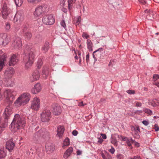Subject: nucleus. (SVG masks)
<instances>
[{
    "label": "nucleus",
    "instance_id": "obj_2",
    "mask_svg": "<svg viewBox=\"0 0 159 159\" xmlns=\"http://www.w3.org/2000/svg\"><path fill=\"white\" fill-rule=\"evenodd\" d=\"M8 104V105L5 109L2 118L0 120V134L7 126L8 120L12 113V107L11 104Z\"/></svg>",
    "mask_w": 159,
    "mask_h": 159
},
{
    "label": "nucleus",
    "instance_id": "obj_14",
    "mask_svg": "<svg viewBox=\"0 0 159 159\" xmlns=\"http://www.w3.org/2000/svg\"><path fill=\"white\" fill-rule=\"evenodd\" d=\"M51 110L54 115H59L61 111V107L57 103H54L52 105Z\"/></svg>",
    "mask_w": 159,
    "mask_h": 159
},
{
    "label": "nucleus",
    "instance_id": "obj_48",
    "mask_svg": "<svg viewBox=\"0 0 159 159\" xmlns=\"http://www.w3.org/2000/svg\"><path fill=\"white\" fill-rule=\"evenodd\" d=\"M89 53H87V55L86 56V61L87 63H89Z\"/></svg>",
    "mask_w": 159,
    "mask_h": 159
},
{
    "label": "nucleus",
    "instance_id": "obj_44",
    "mask_svg": "<svg viewBox=\"0 0 159 159\" xmlns=\"http://www.w3.org/2000/svg\"><path fill=\"white\" fill-rule=\"evenodd\" d=\"M127 93L129 94H134L135 93V91L134 90H129L126 91Z\"/></svg>",
    "mask_w": 159,
    "mask_h": 159
},
{
    "label": "nucleus",
    "instance_id": "obj_53",
    "mask_svg": "<svg viewBox=\"0 0 159 159\" xmlns=\"http://www.w3.org/2000/svg\"><path fill=\"white\" fill-rule=\"evenodd\" d=\"M130 159H142L140 156H134L133 157H130Z\"/></svg>",
    "mask_w": 159,
    "mask_h": 159
},
{
    "label": "nucleus",
    "instance_id": "obj_60",
    "mask_svg": "<svg viewBox=\"0 0 159 159\" xmlns=\"http://www.w3.org/2000/svg\"><path fill=\"white\" fill-rule=\"evenodd\" d=\"M82 151L79 150H78L76 152L77 154L78 155H81L82 154Z\"/></svg>",
    "mask_w": 159,
    "mask_h": 159
},
{
    "label": "nucleus",
    "instance_id": "obj_49",
    "mask_svg": "<svg viewBox=\"0 0 159 159\" xmlns=\"http://www.w3.org/2000/svg\"><path fill=\"white\" fill-rule=\"evenodd\" d=\"M153 128L156 132L158 131L159 130V127L158 125L155 124Z\"/></svg>",
    "mask_w": 159,
    "mask_h": 159
},
{
    "label": "nucleus",
    "instance_id": "obj_21",
    "mask_svg": "<svg viewBox=\"0 0 159 159\" xmlns=\"http://www.w3.org/2000/svg\"><path fill=\"white\" fill-rule=\"evenodd\" d=\"M64 128L63 126H59L57 129V136L60 138L62 137L64 131Z\"/></svg>",
    "mask_w": 159,
    "mask_h": 159
},
{
    "label": "nucleus",
    "instance_id": "obj_18",
    "mask_svg": "<svg viewBox=\"0 0 159 159\" xmlns=\"http://www.w3.org/2000/svg\"><path fill=\"white\" fill-rule=\"evenodd\" d=\"M46 149L47 153L50 154L53 152L54 149V146L53 144L51 143H47L46 145Z\"/></svg>",
    "mask_w": 159,
    "mask_h": 159
},
{
    "label": "nucleus",
    "instance_id": "obj_64",
    "mask_svg": "<svg viewBox=\"0 0 159 159\" xmlns=\"http://www.w3.org/2000/svg\"><path fill=\"white\" fill-rule=\"evenodd\" d=\"M142 110H137L135 111V113H136L139 114L142 112Z\"/></svg>",
    "mask_w": 159,
    "mask_h": 159
},
{
    "label": "nucleus",
    "instance_id": "obj_52",
    "mask_svg": "<svg viewBox=\"0 0 159 159\" xmlns=\"http://www.w3.org/2000/svg\"><path fill=\"white\" fill-rule=\"evenodd\" d=\"M98 143L99 144H101L103 141V139L101 137L98 138Z\"/></svg>",
    "mask_w": 159,
    "mask_h": 159
},
{
    "label": "nucleus",
    "instance_id": "obj_3",
    "mask_svg": "<svg viewBox=\"0 0 159 159\" xmlns=\"http://www.w3.org/2000/svg\"><path fill=\"white\" fill-rule=\"evenodd\" d=\"M31 96L28 93H22L15 101L14 103L16 106L19 107L27 104L30 99Z\"/></svg>",
    "mask_w": 159,
    "mask_h": 159
},
{
    "label": "nucleus",
    "instance_id": "obj_24",
    "mask_svg": "<svg viewBox=\"0 0 159 159\" xmlns=\"http://www.w3.org/2000/svg\"><path fill=\"white\" fill-rule=\"evenodd\" d=\"M73 151V148L72 147H70L64 153L63 157L65 158H67L72 154Z\"/></svg>",
    "mask_w": 159,
    "mask_h": 159
},
{
    "label": "nucleus",
    "instance_id": "obj_55",
    "mask_svg": "<svg viewBox=\"0 0 159 159\" xmlns=\"http://www.w3.org/2000/svg\"><path fill=\"white\" fill-rule=\"evenodd\" d=\"M72 134L74 136H76V135H77L78 134V132L76 130H74L73 131H72Z\"/></svg>",
    "mask_w": 159,
    "mask_h": 159
},
{
    "label": "nucleus",
    "instance_id": "obj_10",
    "mask_svg": "<svg viewBox=\"0 0 159 159\" xmlns=\"http://www.w3.org/2000/svg\"><path fill=\"white\" fill-rule=\"evenodd\" d=\"M49 133L44 128H43L36 133L35 134L34 137L36 139L40 137L46 138L49 137Z\"/></svg>",
    "mask_w": 159,
    "mask_h": 159
},
{
    "label": "nucleus",
    "instance_id": "obj_37",
    "mask_svg": "<svg viewBox=\"0 0 159 159\" xmlns=\"http://www.w3.org/2000/svg\"><path fill=\"white\" fill-rule=\"evenodd\" d=\"M25 36L26 38L29 39L31 37L32 34L30 32L27 31L25 32Z\"/></svg>",
    "mask_w": 159,
    "mask_h": 159
},
{
    "label": "nucleus",
    "instance_id": "obj_32",
    "mask_svg": "<svg viewBox=\"0 0 159 159\" xmlns=\"http://www.w3.org/2000/svg\"><path fill=\"white\" fill-rule=\"evenodd\" d=\"M28 119L30 120V122L32 124V125L35 126L36 124V122L34 117H32L31 116L28 117Z\"/></svg>",
    "mask_w": 159,
    "mask_h": 159
},
{
    "label": "nucleus",
    "instance_id": "obj_50",
    "mask_svg": "<svg viewBox=\"0 0 159 159\" xmlns=\"http://www.w3.org/2000/svg\"><path fill=\"white\" fill-rule=\"evenodd\" d=\"M143 124L145 126L148 125L149 124V122L148 121L144 120L142 121Z\"/></svg>",
    "mask_w": 159,
    "mask_h": 159
},
{
    "label": "nucleus",
    "instance_id": "obj_40",
    "mask_svg": "<svg viewBox=\"0 0 159 159\" xmlns=\"http://www.w3.org/2000/svg\"><path fill=\"white\" fill-rule=\"evenodd\" d=\"M153 14L152 12H149V13L146 16L147 18L149 20H152L153 18Z\"/></svg>",
    "mask_w": 159,
    "mask_h": 159
},
{
    "label": "nucleus",
    "instance_id": "obj_29",
    "mask_svg": "<svg viewBox=\"0 0 159 159\" xmlns=\"http://www.w3.org/2000/svg\"><path fill=\"white\" fill-rule=\"evenodd\" d=\"M75 2V0H68V9L69 11H70L73 6V4Z\"/></svg>",
    "mask_w": 159,
    "mask_h": 159
},
{
    "label": "nucleus",
    "instance_id": "obj_46",
    "mask_svg": "<svg viewBox=\"0 0 159 159\" xmlns=\"http://www.w3.org/2000/svg\"><path fill=\"white\" fill-rule=\"evenodd\" d=\"M134 129V130L135 132H140V129L139 126H137L136 128H135L134 127H133L132 128V129Z\"/></svg>",
    "mask_w": 159,
    "mask_h": 159
},
{
    "label": "nucleus",
    "instance_id": "obj_13",
    "mask_svg": "<svg viewBox=\"0 0 159 159\" xmlns=\"http://www.w3.org/2000/svg\"><path fill=\"white\" fill-rule=\"evenodd\" d=\"M22 41L20 37H16L13 38L11 47L14 49H17L21 47Z\"/></svg>",
    "mask_w": 159,
    "mask_h": 159
},
{
    "label": "nucleus",
    "instance_id": "obj_4",
    "mask_svg": "<svg viewBox=\"0 0 159 159\" xmlns=\"http://www.w3.org/2000/svg\"><path fill=\"white\" fill-rule=\"evenodd\" d=\"M34 52L33 49H30L28 55L24 58L23 63L26 69L30 68L33 63L35 58Z\"/></svg>",
    "mask_w": 159,
    "mask_h": 159
},
{
    "label": "nucleus",
    "instance_id": "obj_51",
    "mask_svg": "<svg viewBox=\"0 0 159 159\" xmlns=\"http://www.w3.org/2000/svg\"><path fill=\"white\" fill-rule=\"evenodd\" d=\"M109 151L111 154H113L115 152V149L114 148L112 147L110 149H109Z\"/></svg>",
    "mask_w": 159,
    "mask_h": 159
},
{
    "label": "nucleus",
    "instance_id": "obj_54",
    "mask_svg": "<svg viewBox=\"0 0 159 159\" xmlns=\"http://www.w3.org/2000/svg\"><path fill=\"white\" fill-rule=\"evenodd\" d=\"M140 3L143 5H145L146 4V2L145 0H138Z\"/></svg>",
    "mask_w": 159,
    "mask_h": 159
},
{
    "label": "nucleus",
    "instance_id": "obj_42",
    "mask_svg": "<svg viewBox=\"0 0 159 159\" xmlns=\"http://www.w3.org/2000/svg\"><path fill=\"white\" fill-rule=\"evenodd\" d=\"M60 24L65 30H66V25L65 21L64 20H62L60 22Z\"/></svg>",
    "mask_w": 159,
    "mask_h": 159
},
{
    "label": "nucleus",
    "instance_id": "obj_35",
    "mask_svg": "<svg viewBox=\"0 0 159 159\" xmlns=\"http://www.w3.org/2000/svg\"><path fill=\"white\" fill-rule=\"evenodd\" d=\"M43 62L42 60L41 59H38L37 64V67L39 69L43 64Z\"/></svg>",
    "mask_w": 159,
    "mask_h": 159
},
{
    "label": "nucleus",
    "instance_id": "obj_61",
    "mask_svg": "<svg viewBox=\"0 0 159 159\" xmlns=\"http://www.w3.org/2000/svg\"><path fill=\"white\" fill-rule=\"evenodd\" d=\"M136 107H140L142 106V103L140 102H138L136 103Z\"/></svg>",
    "mask_w": 159,
    "mask_h": 159
},
{
    "label": "nucleus",
    "instance_id": "obj_36",
    "mask_svg": "<svg viewBox=\"0 0 159 159\" xmlns=\"http://www.w3.org/2000/svg\"><path fill=\"white\" fill-rule=\"evenodd\" d=\"M126 142L128 145L129 147H130L131 146V144L133 143L134 141L131 138L127 139Z\"/></svg>",
    "mask_w": 159,
    "mask_h": 159
},
{
    "label": "nucleus",
    "instance_id": "obj_57",
    "mask_svg": "<svg viewBox=\"0 0 159 159\" xmlns=\"http://www.w3.org/2000/svg\"><path fill=\"white\" fill-rule=\"evenodd\" d=\"M117 159H123V156L122 155L119 154L117 155Z\"/></svg>",
    "mask_w": 159,
    "mask_h": 159
},
{
    "label": "nucleus",
    "instance_id": "obj_8",
    "mask_svg": "<svg viewBox=\"0 0 159 159\" xmlns=\"http://www.w3.org/2000/svg\"><path fill=\"white\" fill-rule=\"evenodd\" d=\"M1 12L3 18L6 19L9 15L10 14L11 10L7 7L6 3H4L1 9Z\"/></svg>",
    "mask_w": 159,
    "mask_h": 159
},
{
    "label": "nucleus",
    "instance_id": "obj_9",
    "mask_svg": "<svg viewBox=\"0 0 159 159\" xmlns=\"http://www.w3.org/2000/svg\"><path fill=\"white\" fill-rule=\"evenodd\" d=\"M51 118V112L49 110H44L41 114V120L43 122H47Z\"/></svg>",
    "mask_w": 159,
    "mask_h": 159
},
{
    "label": "nucleus",
    "instance_id": "obj_31",
    "mask_svg": "<svg viewBox=\"0 0 159 159\" xmlns=\"http://www.w3.org/2000/svg\"><path fill=\"white\" fill-rule=\"evenodd\" d=\"M14 1L17 7H20L23 2V0H14Z\"/></svg>",
    "mask_w": 159,
    "mask_h": 159
},
{
    "label": "nucleus",
    "instance_id": "obj_45",
    "mask_svg": "<svg viewBox=\"0 0 159 159\" xmlns=\"http://www.w3.org/2000/svg\"><path fill=\"white\" fill-rule=\"evenodd\" d=\"M153 80L154 81H156L159 79V75L157 74H154L153 75Z\"/></svg>",
    "mask_w": 159,
    "mask_h": 159
},
{
    "label": "nucleus",
    "instance_id": "obj_23",
    "mask_svg": "<svg viewBox=\"0 0 159 159\" xmlns=\"http://www.w3.org/2000/svg\"><path fill=\"white\" fill-rule=\"evenodd\" d=\"M18 61V60L16 55L15 54H13L11 57L9 63V66H14Z\"/></svg>",
    "mask_w": 159,
    "mask_h": 159
},
{
    "label": "nucleus",
    "instance_id": "obj_5",
    "mask_svg": "<svg viewBox=\"0 0 159 159\" xmlns=\"http://www.w3.org/2000/svg\"><path fill=\"white\" fill-rule=\"evenodd\" d=\"M49 9V6L47 4L38 6L36 7L34 15L35 17L41 18L48 11Z\"/></svg>",
    "mask_w": 159,
    "mask_h": 159
},
{
    "label": "nucleus",
    "instance_id": "obj_47",
    "mask_svg": "<svg viewBox=\"0 0 159 159\" xmlns=\"http://www.w3.org/2000/svg\"><path fill=\"white\" fill-rule=\"evenodd\" d=\"M82 36L84 38L87 39L89 37V36L86 33L84 32L82 34Z\"/></svg>",
    "mask_w": 159,
    "mask_h": 159
},
{
    "label": "nucleus",
    "instance_id": "obj_39",
    "mask_svg": "<svg viewBox=\"0 0 159 159\" xmlns=\"http://www.w3.org/2000/svg\"><path fill=\"white\" fill-rule=\"evenodd\" d=\"M6 154L4 150H0V158H4L6 156Z\"/></svg>",
    "mask_w": 159,
    "mask_h": 159
},
{
    "label": "nucleus",
    "instance_id": "obj_43",
    "mask_svg": "<svg viewBox=\"0 0 159 159\" xmlns=\"http://www.w3.org/2000/svg\"><path fill=\"white\" fill-rule=\"evenodd\" d=\"M28 25L27 24H24L22 27V29L23 30V31L25 32V31H27L28 30Z\"/></svg>",
    "mask_w": 159,
    "mask_h": 159
},
{
    "label": "nucleus",
    "instance_id": "obj_58",
    "mask_svg": "<svg viewBox=\"0 0 159 159\" xmlns=\"http://www.w3.org/2000/svg\"><path fill=\"white\" fill-rule=\"evenodd\" d=\"M27 1L30 3H33L37 2L36 0H27Z\"/></svg>",
    "mask_w": 159,
    "mask_h": 159
},
{
    "label": "nucleus",
    "instance_id": "obj_7",
    "mask_svg": "<svg viewBox=\"0 0 159 159\" xmlns=\"http://www.w3.org/2000/svg\"><path fill=\"white\" fill-rule=\"evenodd\" d=\"M14 72V70L12 67L7 69L5 71L4 75V80L7 83L6 85L8 86L10 85L11 80L10 78Z\"/></svg>",
    "mask_w": 159,
    "mask_h": 159
},
{
    "label": "nucleus",
    "instance_id": "obj_12",
    "mask_svg": "<svg viewBox=\"0 0 159 159\" xmlns=\"http://www.w3.org/2000/svg\"><path fill=\"white\" fill-rule=\"evenodd\" d=\"M40 101L39 98H34L31 101V108L37 111L40 107Z\"/></svg>",
    "mask_w": 159,
    "mask_h": 159
},
{
    "label": "nucleus",
    "instance_id": "obj_16",
    "mask_svg": "<svg viewBox=\"0 0 159 159\" xmlns=\"http://www.w3.org/2000/svg\"><path fill=\"white\" fill-rule=\"evenodd\" d=\"M7 42V34L6 33L0 34V45H5Z\"/></svg>",
    "mask_w": 159,
    "mask_h": 159
},
{
    "label": "nucleus",
    "instance_id": "obj_26",
    "mask_svg": "<svg viewBox=\"0 0 159 159\" xmlns=\"http://www.w3.org/2000/svg\"><path fill=\"white\" fill-rule=\"evenodd\" d=\"M87 48L89 51V52L92 51L93 44L91 40L90 39H87Z\"/></svg>",
    "mask_w": 159,
    "mask_h": 159
},
{
    "label": "nucleus",
    "instance_id": "obj_33",
    "mask_svg": "<svg viewBox=\"0 0 159 159\" xmlns=\"http://www.w3.org/2000/svg\"><path fill=\"white\" fill-rule=\"evenodd\" d=\"M157 102L158 104H159V102L158 101H157V100L155 99H152L151 101L149 102V104H150L152 106L154 107L157 105Z\"/></svg>",
    "mask_w": 159,
    "mask_h": 159
},
{
    "label": "nucleus",
    "instance_id": "obj_41",
    "mask_svg": "<svg viewBox=\"0 0 159 159\" xmlns=\"http://www.w3.org/2000/svg\"><path fill=\"white\" fill-rule=\"evenodd\" d=\"M111 143L113 144L115 146L117 145V141L115 138H112L111 139Z\"/></svg>",
    "mask_w": 159,
    "mask_h": 159
},
{
    "label": "nucleus",
    "instance_id": "obj_22",
    "mask_svg": "<svg viewBox=\"0 0 159 159\" xmlns=\"http://www.w3.org/2000/svg\"><path fill=\"white\" fill-rule=\"evenodd\" d=\"M0 71L2 69L4 65V61L6 60V56L5 54H3L2 56L0 55Z\"/></svg>",
    "mask_w": 159,
    "mask_h": 159
},
{
    "label": "nucleus",
    "instance_id": "obj_20",
    "mask_svg": "<svg viewBox=\"0 0 159 159\" xmlns=\"http://www.w3.org/2000/svg\"><path fill=\"white\" fill-rule=\"evenodd\" d=\"M15 146V143L11 139L8 141L6 143V148L10 152L11 151Z\"/></svg>",
    "mask_w": 159,
    "mask_h": 159
},
{
    "label": "nucleus",
    "instance_id": "obj_27",
    "mask_svg": "<svg viewBox=\"0 0 159 159\" xmlns=\"http://www.w3.org/2000/svg\"><path fill=\"white\" fill-rule=\"evenodd\" d=\"M49 47V43L48 42L45 43L44 45L42 47V50L43 52L46 53L48 50Z\"/></svg>",
    "mask_w": 159,
    "mask_h": 159
},
{
    "label": "nucleus",
    "instance_id": "obj_38",
    "mask_svg": "<svg viewBox=\"0 0 159 159\" xmlns=\"http://www.w3.org/2000/svg\"><path fill=\"white\" fill-rule=\"evenodd\" d=\"M143 111L146 113H147L150 115H151L152 114V111L150 109L148 108H144L143 109Z\"/></svg>",
    "mask_w": 159,
    "mask_h": 159
},
{
    "label": "nucleus",
    "instance_id": "obj_56",
    "mask_svg": "<svg viewBox=\"0 0 159 159\" xmlns=\"http://www.w3.org/2000/svg\"><path fill=\"white\" fill-rule=\"evenodd\" d=\"M86 104H84L83 102H81L79 103L78 106L80 107H84Z\"/></svg>",
    "mask_w": 159,
    "mask_h": 159
},
{
    "label": "nucleus",
    "instance_id": "obj_25",
    "mask_svg": "<svg viewBox=\"0 0 159 159\" xmlns=\"http://www.w3.org/2000/svg\"><path fill=\"white\" fill-rule=\"evenodd\" d=\"M103 51V49L102 48H98L97 50L93 52V58H94V62H95L97 60V58H98L97 55H98V54H100V52L99 53V52H98L97 54H96V53L99 51L100 52L101 51L102 52Z\"/></svg>",
    "mask_w": 159,
    "mask_h": 159
},
{
    "label": "nucleus",
    "instance_id": "obj_30",
    "mask_svg": "<svg viewBox=\"0 0 159 159\" xmlns=\"http://www.w3.org/2000/svg\"><path fill=\"white\" fill-rule=\"evenodd\" d=\"M70 144V140L69 138H66L65 139L63 142L62 148H65V147L68 146Z\"/></svg>",
    "mask_w": 159,
    "mask_h": 159
},
{
    "label": "nucleus",
    "instance_id": "obj_62",
    "mask_svg": "<svg viewBox=\"0 0 159 159\" xmlns=\"http://www.w3.org/2000/svg\"><path fill=\"white\" fill-rule=\"evenodd\" d=\"M144 12L145 13L149 14V12H152V11L148 9H146L144 11Z\"/></svg>",
    "mask_w": 159,
    "mask_h": 159
},
{
    "label": "nucleus",
    "instance_id": "obj_59",
    "mask_svg": "<svg viewBox=\"0 0 159 159\" xmlns=\"http://www.w3.org/2000/svg\"><path fill=\"white\" fill-rule=\"evenodd\" d=\"M101 135L102 136V138L103 139H106L107 138V136L106 134H101Z\"/></svg>",
    "mask_w": 159,
    "mask_h": 159
},
{
    "label": "nucleus",
    "instance_id": "obj_63",
    "mask_svg": "<svg viewBox=\"0 0 159 159\" xmlns=\"http://www.w3.org/2000/svg\"><path fill=\"white\" fill-rule=\"evenodd\" d=\"M20 29V27L19 26H17L15 27V29L14 30V31L15 32L17 31L19 29Z\"/></svg>",
    "mask_w": 159,
    "mask_h": 159
},
{
    "label": "nucleus",
    "instance_id": "obj_19",
    "mask_svg": "<svg viewBox=\"0 0 159 159\" xmlns=\"http://www.w3.org/2000/svg\"><path fill=\"white\" fill-rule=\"evenodd\" d=\"M40 74L39 71L37 70L35 71L32 74L30 77V80L31 82L35 81L39 79Z\"/></svg>",
    "mask_w": 159,
    "mask_h": 159
},
{
    "label": "nucleus",
    "instance_id": "obj_11",
    "mask_svg": "<svg viewBox=\"0 0 159 159\" xmlns=\"http://www.w3.org/2000/svg\"><path fill=\"white\" fill-rule=\"evenodd\" d=\"M42 21L45 24L51 25L54 23L55 20L52 15H49L44 16L42 19Z\"/></svg>",
    "mask_w": 159,
    "mask_h": 159
},
{
    "label": "nucleus",
    "instance_id": "obj_17",
    "mask_svg": "<svg viewBox=\"0 0 159 159\" xmlns=\"http://www.w3.org/2000/svg\"><path fill=\"white\" fill-rule=\"evenodd\" d=\"M42 89L41 85L39 83H37L35 84L34 87L32 89L31 92L32 93L36 94L39 92Z\"/></svg>",
    "mask_w": 159,
    "mask_h": 159
},
{
    "label": "nucleus",
    "instance_id": "obj_34",
    "mask_svg": "<svg viewBox=\"0 0 159 159\" xmlns=\"http://www.w3.org/2000/svg\"><path fill=\"white\" fill-rule=\"evenodd\" d=\"M5 29L6 30L8 31L11 28V24L9 22H6L5 25Z\"/></svg>",
    "mask_w": 159,
    "mask_h": 159
},
{
    "label": "nucleus",
    "instance_id": "obj_1",
    "mask_svg": "<svg viewBox=\"0 0 159 159\" xmlns=\"http://www.w3.org/2000/svg\"><path fill=\"white\" fill-rule=\"evenodd\" d=\"M25 123L24 118L18 114H16L10 125V129L13 132H16L19 129L23 128Z\"/></svg>",
    "mask_w": 159,
    "mask_h": 159
},
{
    "label": "nucleus",
    "instance_id": "obj_28",
    "mask_svg": "<svg viewBox=\"0 0 159 159\" xmlns=\"http://www.w3.org/2000/svg\"><path fill=\"white\" fill-rule=\"evenodd\" d=\"M49 74V69L47 67L43 68L42 71V74L43 77L45 78H47Z\"/></svg>",
    "mask_w": 159,
    "mask_h": 159
},
{
    "label": "nucleus",
    "instance_id": "obj_15",
    "mask_svg": "<svg viewBox=\"0 0 159 159\" xmlns=\"http://www.w3.org/2000/svg\"><path fill=\"white\" fill-rule=\"evenodd\" d=\"M24 17V12L22 10L18 11L15 14L14 18V20L15 22L21 21Z\"/></svg>",
    "mask_w": 159,
    "mask_h": 159
},
{
    "label": "nucleus",
    "instance_id": "obj_6",
    "mask_svg": "<svg viewBox=\"0 0 159 159\" xmlns=\"http://www.w3.org/2000/svg\"><path fill=\"white\" fill-rule=\"evenodd\" d=\"M4 94L6 97V99L8 104H11L15 99V96L16 95V92L13 89H5Z\"/></svg>",
    "mask_w": 159,
    "mask_h": 159
}]
</instances>
